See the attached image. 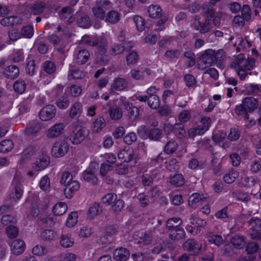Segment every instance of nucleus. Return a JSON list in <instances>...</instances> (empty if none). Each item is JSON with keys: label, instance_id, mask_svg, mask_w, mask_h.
Returning <instances> with one entry per match:
<instances>
[{"label": "nucleus", "instance_id": "nucleus-39", "mask_svg": "<svg viewBox=\"0 0 261 261\" xmlns=\"http://www.w3.org/2000/svg\"><path fill=\"white\" fill-rule=\"evenodd\" d=\"M239 175L237 171L232 170L224 175L223 180L226 183L231 184L239 177Z\"/></svg>", "mask_w": 261, "mask_h": 261}, {"label": "nucleus", "instance_id": "nucleus-9", "mask_svg": "<svg viewBox=\"0 0 261 261\" xmlns=\"http://www.w3.org/2000/svg\"><path fill=\"white\" fill-rule=\"evenodd\" d=\"M69 150V145L64 140H59L56 142L53 145L51 153L57 158L63 156L66 154Z\"/></svg>", "mask_w": 261, "mask_h": 261}, {"label": "nucleus", "instance_id": "nucleus-50", "mask_svg": "<svg viewBox=\"0 0 261 261\" xmlns=\"http://www.w3.org/2000/svg\"><path fill=\"white\" fill-rule=\"evenodd\" d=\"M110 117L114 120H118L122 116V112L120 109L118 108H114L109 110Z\"/></svg>", "mask_w": 261, "mask_h": 261}, {"label": "nucleus", "instance_id": "nucleus-14", "mask_svg": "<svg viewBox=\"0 0 261 261\" xmlns=\"http://www.w3.org/2000/svg\"><path fill=\"white\" fill-rule=\"evenodd\" d=\"M10 248L14 254L19 255L24 251L26 246L23 240L17 239L11 242Z\"/></svg>", "mask_w": 261, "mask_h": 261}, {"label": "nucleus", "instance_id": "nucleus-38", "mask_svg": "<svg viewBox=\"0 0 261 261\" xmlns=\"http://www.w3.org/2000/svg\"><path fill=\"white\" fill-rule=\"evenodd\" d=\"M89 53L87 50H80L77 55L76 62L80 64L86 63L89 59Z\"/></svg>", "mask_w": 261, "mask_h": 261}, {"label": "nucleus", "instance_id": "nucleus-1", "mask_svg": "<svg viewBox=\"0 0 261 261\" xmlns=\"http://www.w3.org/2000/svg\"><path fill=\"white\" fill-rule=\"evenodd\" d=\"M255 63L254 59H246L244 54H240L234 57L230 66L237 72L240 80H245L248 75L251 74L250 71L254 67Z\"/></svg>", "mask_w": 261, "mask_h": 261}, {"label": "nucleus", "instance_id": "nucleus-25", "mask_svg": "<svg viewBox=\"0 0 261 261\" xmlns=\"http://www.w3.org/2000/svg\"><path fill=\"white\" fill-rule=\"evenodd\" d=\"M168 233L170 238L176 240L182 238L185 234L184 230L179 227L169 229Z\"/></svg>", "mask_w": 261, "mask_h": 261}, {"label": "nucleus", "instance_id": "nucleus-51", "mask_svg": "<svg viewBox=\"0 0 261 261\" xmlns=\"http://www.w3.org/2000/svg\"><path fill=\"white\" fill-rule=\"evenodd\" d=\"M2 223L6 226H10V224H15L16 219L11 215H4L1 219Z\"/></svg>", "mask_w": 261, "mask_h": 261}, {"label": "nucleus", "instance_id": "nucleus-53", "mask_svg": "<svg viewBox=\"0 0 261 261\" xmlns=\"http://www.w3.org/2000/svg\"><path fill=\"white\" fill-rule=\"evenodd\" d=\"M8 36L9 40L7 42V44H10L12 41H16L20 38L21 35L18 31L16 30H12L9 32Z\"/></svg>", "mask_w": 261, "mask_h": 261}, {"label": "nucleus", "instance_id": "nucleus-19", "mask_svg": "<svg viewBox=\"0 0 261 261\" xmlns=\"http://www.w3.org/2000/svg\"><path fill=\"white\" fill-rule=\"evenodd\" d=\"M67 210L68 206L65 202H59L53 207L52 211L54 215L59 216L64 215Z\"/></svg>", "mask_w": 261, "mask_h": 261}, {"label": "nucleus", "instance_id": "nucleus-62", "mask_svg": "<svg viewBox=\"0 0 261 261\" xmlns=\"http://www.w3.org/2000/svg\"><path fill=\"white\" fill-rule=\"evenodd\" d=\"M61 261H75L76 255L72 253H65L60 255Z\"/></svg>", "mask_w": 261, "mask_h": 261}, {"label": "nucleus", "instance_id": "nucleus-61", "mask_svg": "<svg viewBox=\"0 0 261 261\" xmlns=\"http://www.w3.org/2000/svg\"><path fill=\"white\" fill-rule=\"evenodd\" d=\"M14 90L18 93H22L25 89V85L23 81H16L13 86Z\"/></svg>", "mask_w": 261, "mask_h": 261}, {"label": "nucleus", "instance_id": "nucleus-12", "mask_svg": "<svg viewBox=\"0 0 261 261\" xmlns=\"http://www.w3.org/2000/svg\"><path fill=\"white\" fill-rule=\"evenodd\" d=\"M249 224L252 232L250 236L252 239H258L261 237V220L257 218H252L249 221Z\"/></svg>", "mask_w": 261, "mask_h": 261}, {"label": "nucleus", "instance_id": "nucleus-54", "mask_svg": "<svg viewBox=\"0 0 261 261\" xmlns=\"http://www.w3.org/2000/svg\"><path fill=\"white\" fill-rule=\"evenodd\" d=\"M17 21L18 19L16 17L10 16L3 18L1 21V23L4 26H9L14 24Z\"/></svg>", "mask_w": 261, "mask_h": 261}, {"label": "nucleus", "instance_id": "nucleus-13", "mask_svg": "<svg viewBox=\"0 0 261 261\" xmlns=\"http://www.w3.org/2000/svg\"><path fill=\"white\" fill-rule=\"evenodd\" d=\"M138 132L140 136L144 139L148 138L152 140H157L161 136L160 130L156 128L150 130L149 133H146L145 127L141 126L138 129Z\"/></svg>", "mask_w": 261, "mask_h": 261}, {"label": "nucleus", "instance_id": "nucleus-4", "mask_svg": "<svg viewBox=\"0 0 261 261\" xmlns=\"http://www.w3.org/2000/svg\"><path fill=\"white\" fill-rule=\"evenodd\" d=\"M49 164V157L45 153L39 155L36 158L32 160L30 169L28 170L27 174L30 176L36 175L38 171H42L46 168Z\"/></svg>", "mask_w": 261, "mask_h": 261}, {"label": "nucleus", "instance_id": "nucleus-52", "mask_svg": "<svg viewBox=\"0 0 261 261\" xmlns=\"http://www.w3.org/2000/svg\"><path fill=\"white\" fill-rule=\"evenodd\" d=\"M133 20L138 31L140 32L143 31L145 28V23L143 19L139 16H135Z\"/></svg>", "mask_w": 261, "mask_h": 261}, {"label": "nucleus", "instance_id": "nucleus-29", "mask_svg": "<svg viewBox=\"0 0 261 261\" xmlns=\"http://www.w3.org/2000/svg\"><path fill=\"white\" fill-rule=\"evenodd\" d=\"M61 245L64 248H69L74 244V240L70 235L63 234L61 236Z\"/></svg>", "mask_w": 261, "mask_h": 261}, {"label": "nucleus", "instance_id": "nucleus-46", "mask_svg": "<svg viewBox=\"0 0 261 261\" xmlns=\"http://www.w3.org/2000/svg\"><path fill=\"white\" fill-rule=\"evenodd\" d=\"M77 233L80 238H88L93 233V230L90 227L83 226L80 228Z\"/></svg>", "mask_w": 261, "mask_h": 261}, {"label": "nucleus", "instance_id": "nucleus-56", "mask_svg": "<svg viewBox=\"0 0 261 261\" xmlns=\"http://www.w3.org/2000/svg\"><path fill=\"white\" fill-rule=\"evenodd\" d=\"M40 188L44 191H48L50 189V181L47 176H43L40 180Z\"/></svg>", "mask_w": 261, "mask_h": 261}, {"label": "nucleus", "instance_id": "nucleus-2", "mask_svg": "<svg viewBox=\"0 0 261 261\" xmlns=\"http://www.w3.org/2000/svg\"><path fill=\"white\" fill-rule=\"evenodd\" d=\"M259 105L257 99L252 97H246L242 100V103L237 105L234 109L236 114L247 119L248 113H251L256 110Z\"/></svg>", "mask_w": 261, "mask_h": 261}, {"label": "nucleus", "instance_id": "nucleus-55", "mask_svg": "<svg viewBox=\"0 0 261 261\" xmlns=\"http://www.w3.org/2000/svg\"><path fill=\"white\" fill-rule=\"evenodd\" d=\"M156 175V172L150 175L149 173H145L142 175V182L145 186H149L153 181V178Z\"/></svg>", "mask_w": 261, "mask_h": 261}, {"label": "nucleus", "instance_id": "nucleus-64", "mask_svg": "<svg viewBox=\"0 0 261 261\" xmlns=\"http://www.w3.org/2000/svg\"><path fill=\"white\" fill-rule=\"evenodd\" d=\"M250 169L253 172H257L261 170V159L254 160L251 165Z\"/></svg>", "mask_w": 261, "mask_h": 261}, {"label": "nucleus", "instance_id": "nucleus-24", "mask_svg": "<svg viewBox=\"0 0 261 261\" xmlns=\"http://www.w3.org/2000/svg\"><path fill=\"white\" fill-rule=\"evenodd\" d=\"M19 72L18 68L12 65L9 66L5 69L4 74L8 78L15 79L18 76Z\"/></svg>", "mask_w": 261, "mask_h": 261}, {"label": "nucleus", "instance_id": "nucleus-33", "mask_svg": "<svg viewBox=\"0 0 261 261\" xmlns=\"http://www.w3.org/2000/svg\"><path fill=\"white\" fill-rule=\"evenodd\" d=\"M41 125L38 122H33L27 127V133L30 136H34L41 129Z\"/></svg>", "mask_w": 261, "mask_h": 261}, {"label": "nucleus", "instance_id": "nucleus-42", "mask_svg": "<svg viewBox=\"0 0 261 261\" xmlns=\"http://www.w3.org/2000/svg\"><path fill=\"white\" fill-rule=\"evenodd\" d=\"M13 147L12 142L10 140H5L0 143V151L7 152L10 151Z\"/></svg>", "mask_w": 261, "mask_h": 261}, {"label": "nucleus", "instance_id": "nucleus-10", "mask_svg": "<svg viewBox=\"0 0 261 261\" xmlns=\"http://www.w3.org/2000/svg\"><path fill=\"white\" fill-rule=\"evenodd\" d=\"M56 114V109L54 106L48 105L44 106L40 111L39 118L43 121H47L53 119Z\"/></svg>", "mask_w": 261, "mask_h": 261}, {"label": "nucleus", "instance_id": "nucleus-5", "mask_svg": "<svg viewBox=\"0 0 261 261\" xmlns=\"http://www.w3.org/2000/svg\"><path fill=\"white\" fill-rule=\"evenodd\" d=\"M191 25L192 29L201 34L208 33L213 29L211 21L204 17H195Z\"/></svg>", "mask_w": 261, "mask_h": 261}, {"label": "nucleus", "instance_id": "nucleus-17", "mask_svg": "<svg viewBox=\"0 0 261 261\" xmlns=\"http://www.w3.org/2000/svg\"><path fill=\"white\" fill-rule=\"evenodd\" d=\"M95 172L96 171L91 168L86 169L83 173L84 179L91 184H96L97 181V178L96 176Z\"/></svg>", "mask_w": 261, "mask_h": 261}, {"label": "nucleus", "instance_id": "nucleus-26", "mask_svg": "<svg viewBox=\"0 0 261 261\" xmlns=\"http://www.w3.org/2000/svg\"><path fill=\"white\" fill-rule=\"evenodd\" d=\"M78 221V214L76 212L70 213L66 221V226L67 227H73L77 224Z\"/></svg>", "mask_w": 261, "mask_h": 261}, {"label": "nucleus", "instance_id": "nucleus-59", "mask_svg": "<svg viewBox=\"0 0 261 261\" xmlns=\"http://www.w3.org/2000/svg\"><path fill=\"white\" fill-rule=\"evenodd\" d=\"M47 252L46 248L41 245H36L32 249V253L37 256H42Z\"/></svg>", "mask_w": 261, "mask_h": 261}, {"label": "nucleus", "instance_id": "nucleus-49", "mask_svg": "<svg viewBox=\"0 0 261 261\" xmlns=\"http://www.w3.org/2000/svg\"><path fill=\"white\" fill-rule=\"evenodd\" d=\"M177 148V143L173 141H169L165 146V151L168 153H173L174 151H176Z\"/></svg>", "mask_w": 261, "mask_h": 261}, {"label": "nucleus", "instance_id": "nucleus-11", "mask_svg": "<svg viewBox=\"0 0 261 261\" xmlns=\"http://www.w3.org/2000/svg\"><path fill=\"white\" fill-rule=\"evenodd\" d=\"M64 128L65 125L63 123H57L47 130L46 136L49 139L56 138L62 135Z\"/></svg>", "mask_w": 261, "mask_h": 261}, {"label": "nucleus", "instance_id": "nucleus-41", "mask_svg": "<svg viewBox=\"0 0 261 261\" xmlns=\"http://www.w3.org/2000/svg\"><path fill=\"white\" fill-rule=\"evenodd\" d=\"M170 182L176 187H179L184 185V178L181 174H177L170 179Z\"/></svg>", "mask_w": 261, "mask_h": 261}, {"label": "nucleus", "instance_id": "nucleus-21", "mask_svg": "<svg viewBox=\"0 0 261 261\" xmlns=\"http://www.w3.org/2000/svg\"><path fill=\"white\" fill-rule=\"evenodd\" d=\"M124 108L130 111L129 112L128 118L129 120L133 122L135 120H136L139 115V111L138 109L136 107H132L129 103H125L124 104Z\"/></svg>", "mask_w": 261, "mask_h": 261}, {"label": "nucleus", "instance_id": "nucleus-63", "mask_svg": "<svg viewBox=\"0 0 261 261\" xmlns=\"http://www.w3.org/2000/svg\"><path fill=\"white\" fill-rule=\"evenodd\" d=\"M21 33L24 37L30 38L33 35V28L31 26H26L22 28Z\"/></svg>", "mask_w": 261, "mask_h": 261}, {"label": "nucleus", "instance_id": "nucleus-40", "mask_svg": "<svg viewBox=\"0 0 261 261\" xmlns=\"http://www.w3.org/2000/svg\"><path fill=\"white\" fill-rule=\"evenodd\" d=\"M205 60L207 63H210L211 65L215 62L214 60V50L211 49L206 50L201 56Z\"/></svg>", "mask_w": 261, "mask_h": 261}, {"label": "nucleus", "instance_id": "nucleus-47", "mask_svg": "<svg viewBox=\"0 0 261 261\" xmlns=\"http://www.w3.org/2000/svg\"><path fill=\"white\" fill-rule=\"evenodd\" d=\"M18 230L15 224H10L7 226L6 229V233L10 238H14L18 235Z\"/></svg>", "mask_w": 261, "mask_h": 261}, {"label": "nucleus", "instance_id": "nucleus-45", "mask_svg": "<svg viewBox=\"0 0 261 261\" xmlns=\"http://www.w3.org/2000/svg\"><path fill=\"white\" fill-rule=\"evenodd\" d=\"M120 14L117 11H111L109 12L106 17L107 20L110 23H115L119 21Z\"/></svg>", "mask_w": 261, "mask_h": 261}, {"label": "nucleus", "instance_id": "nucleus-36", "mask_svg": "<svg viewBox=\"0 0 261 261\" xmlns=\"http://www.w3.org/2000/svg\"><path fill=\"white\" fill-rule=\"evenodd\" d=\"M41 238L44 240H53L57 238L56 233L51 229L43 230L40 234Z\"/></svg>", "mask_w": 261, "mask_h": 261}, {"label": "nucleus", "instance_id": "nucleus-32", "mask_svg": "<svg viewBox=\"0 0 261 261\" xmlns=\"http://www.w3.org/2000/svg\"><path fill=\"white\" fill-rule=\"evenodd\" d=\"M148 12L149 17L156 18L161 15L162 10L158 5H151L148 7Z\"/></svg>", "mask_w": 261, "mask_h": 261}, {"label": "nucleus", "instance_id": "nucleus-6", "mask_svg": "<svg viewBox=\"0 0 261 261\" xmlns=\"http://www.w3.org/2000/svg\"><path fill=\"white\" fill-rule=\"evenodd\" d=\"M23 194V188L21 180L18 177H15L11 185L10 197L14 201L19 200Z\"/></svg>", "mask_w": 261, "mask_h": 261}, {"label": "nucleus", "instance_id": "nucleus-31", "mask_svg": "<svg viewBox=\"0 0 261 261\" xmlns=\"http://www.w3.org/2000/svg\"><path fill=\"white\" fill-rule=\"evenodd\" d=\"M211 120L209 117H203L201 118V123L202 126L198 127V134L199 135H202L205 131L208 129L210 125L211 124Z\"/></svg>", "mask_w": 261, "mask_h": 261}, {"label": "nucleus", "instance_id": "nucleus-58", "mask_svg": "<svg viewBox=\"0 0 261 261\" xmlns=\"http://www.w3.org/2000/svg\"><path fill=\"white\" fill-rule=\"evenodd\" d=\"M149 106L152 109H156L159 106V100L156 95H151L148 98Z\"/></svg>", "mask_w": 261, "mask_h": 261}, {"label": "nucleus", "instance_id": "nucleus-8", "mask_svg": "<svg viewBox=\"0 0 261 261\" xmlns=\"http://www.w3.org/2000/svg\"><path fill=\"white\" fill-rule=\"evenodd\" d=\"M111 7V4L110 2L101 1L92 8L93 14L96 18L103 19L105 16V10L109 9Z\"/></svg>", "mask_w": 261, "mask_h": 261}, {"label": "nucleus", "instance_id": "nucleus-27", "mask_svg": "<svg viewBox=\"0 0 261 261\" xmlns=\"http://www.w3.org/2000/svg\"><path fill=\"white\" fill-rule=\"evenodd\" d=\"M133 156V150L129 149L121 151L118 154V158L124 162H130L132 160Z\"/></svg>", "mask_w": 261, "mask_h": 261}, {"label": "nucleus", "instance_id": "nucleus-43", "mask_svg": "<svg viewBox=\"0 0 261 261\" xmlns=\"http://www.w3.org/2000/svg\"><path fill=\"white\" fill-rule=\"evenodd\" d=\"M116 200L117 195L112 193L107 194L102 198V202L107 205L112 204Z\"/></svg>", "mask_w": 261, "mask_h": 261}, {"label": "nucleus", "instance_id": "nucleus-35", "mask_svg": "<svg viewBox=\"0 0 261 261\" xmlns=\"http://www.w3.org/2000/svg\"><path fill=\"white\" fill-rule=\"evenodd\" d=\"M231 243L236 248L240 249L245 244V239L242 236H235L231 239Z\"/></svg>", "mask_w": 261, "mask_h": 261}, {"label": "nucleus", "instance_id": "nucleus-37", "mask_svg": "<svg viewBox=\"0 0 261 261\" xmlns=\"http://www.w3.org/2000/svg\"><path fill=\"white\" fill-rule=\"evenodd\" d=\"M189 220L190 223L199 228L204 227L206 224V222L204 220L193 216H191L189 218Z\"/></svg>", "mask_w": 261, "mask_h": 261}, {"label": "nucleus", "instance_id": "nucleus-18", "mask_svg": "<svg viewBox=\"0 0 261 261\" xmlns=\"http://www.w3.org/2000/svg\"><path fill=\"white\" fill-rule=\"evenodd\" d=\"M206 199L203 195L199 193H193L189 198L188 204L192 208L196 207L199 203Z\"/></svg>", "mask_w": 261, "mask_h": 261}, {"label": "nucleus", "instance_id": "nucleus-22", "mask_svg": "<svg viewBox=\"0 0 261 261\" xmlns=\"http://www.w3.org/2000/svg\"><path fill=\"white\" fill-rule=\"evenodd\" d=\"M125 81L123 79H116L112 83L110 90L112 92L123 90L125 88Z\"/></svg>", "mask_w": 261, "mask_h": 261}, {"label": "nucleus", "instance_id": "nucleus-7", "mask_svg": "<svg viewBox=\"0 0 261 261\" xmlns=\"http://www.w3.org/2000/svg\"><path fill=\"white\" fill-rule=\"evenodd\" d=\"M88 135V130L81 126H76L69 136V139L73 144H80Z\"/></svg>", "mask_w": 261, "mask_h": 261}, {"label": "nucleus", "instance_id": "nucleus-16", "mask_svg": "<svg viewBox=\"0 0 261 261\" xmlns=\"http://www.w3.org/2000/svg\"><path fill=\"white\" fill-rule=\"evenodd\" d=\"M129 251L125 248H116L113 252V258L116 261H126L129 257Z\"/></svg>", "mask_w": 261, "mask_h": 261}, {"label": "nucleus", "instance_id": "nucleus-60", "mask_svg": "<svg viewBox=\"0 0 261 261\" xmlns=\"http://www.w3.org/2000/svg\"><path fill=\"white\" fill-rule=\"evenodd\" d=\"M43 68L44 71L48 74L53 73L56 69L55 64L50 61L45 62L44 63Z\"/></svg>", "mask_w": 261, "mask_h": 261}, {"label": "nucleus", "instance_id": "nucleus-48", "mask_svg": "<svg viewBox=\"0 0 261 261\" xmlns=\"http://www.w3.org/2000/svg\"><path fill=\"white\" fill-rule=\"evenodd\" d=\"M182 221L179 218H173L169 219L167 222V227L169 229L174 228H178V226L180 225Z\"/></svg>", "mask_w": 261, "mask_h": 261}, {"label": "nucleus", "instance_id": "nucleus-57", "mask_svg": "<svg viewBox=\"0 0 261 261\" xmlns=\"http://www.w3.org/2000/svg\"><path fill=\"white\" fill-rule=\"evenodd\" d=\"M57 107L61 109H65L69 106V101L67 97H61L56 101Z\"/></svg>", "mask_w": 261, "mask_h": 261}, {"label": "nucleus", "instance_id": "nucleus-34", "mask_svg": "<svg viewBox=\"0 0 261 261\" xmlns=\"http://www.w3.org/2000/svg\"><path fill=\"white\" fill-rule=\"evenodd\" d=\"M105 125V120L102 117L96 119L93 122L92 130L97 133L100 131Z\"/></svg>", "mask_w": 261, "mask_h": 261}, {"label": "nucleus", "instance_id": "nucleus-15", "mask_svg": "<svg viewBox=\"0 0 261 261\" xmlns=\"http://www.w3.org/2000/svg\"><path fill=\"white\" fill-rule=\"evenodd\" d=\"M183 248L185 250L191 251L194 255L199 253L201 249V245L193 240H187L183 244Z\"/></svg>", "mask_w": 261, "mask_h": 261}, {"label": "nucleus", "instance_id": "nucleus-30", "mask_svg": "<svg viewBox=\"0 0 261 261\" xmlns=\"http://www.w3.org/2000/svg\"><path fill=\"white\" fill-rule=\"evenodd\" d=\"M91 45L97 46L101 52H104L108 45L107 38L105 36H101L97 41L93 42Z\"/></svg>", "mask_w": 261, "mask_h": 261}, {"label": "nucleus", "instance_id": "nucleus-28", "mask_svg": "<svg viewBox=\"0 0 261 261\" xmlns=\"http://www.w3.org/2000/svg\"><path fill=\"white\" fill-rule=\"evenodd\" d=\"M83 106L80 102H75L70 109L69 114L71 117H79L82 112Z\"/></svg>", "mask_w": 261, "mask_h": 261}, {"label": "nucleus", "instance_id": "nucleus-23", "mask_svg": "<svg viewBox=\"0 0 261 261\" xmlns=\"http://www.w3.org/2000/svg\"><path fill=\"white\" fill-rule=\"evenodd\" d=\"M134 238L135 243L136 244H148L151 240V237L149 234H143L142 232H138L137 234H135Z\"/></svg>", "mask_w": 261, "mask_h": 261}, {"label": "nucleus", "instance_id": "nucleus-44", "mask_svg": "<svg viewBox=\"0 0 261 261\" xmlns=\"http://www.w3.org/2000/svg\"><path fill=\"white\" fill-rule=\"evenodd\" d=\"M236 44L238 45V50L246 49L250 47L251 45V43L246 39L238 38L236 42Z\"/></svg>", "mask_w": 261, "mask_h": 261}, {"label": "nucleus", "instance_id": "nucleus-3", "mask_svg": "<svg viewBox=\"0 0 261 261\" xmlns=\"http://www.w3.org/2000/svg\"><path fill=\"white\" fill-rule=\"evenodd\" d=\"M60 183L65 187L64 193L65 197L68 199L71 198L80 187L79 182L74 180L72 175L67 171L62 173Z\"/></svg>", "mask_w": 261, "mask_h": 261}, {"label": "nucleus", "instance_id": "nucleus-20", "mask_svg": "<svg viewBox=\"0 0 261 261\" xmlns=\"http://www.w3.org/2000/svg\"><path fill=\"white\" fill-rule=\"evenodd\" d=\"M102 212V209L98 203H92L89 208L88 211V217L90 219H93L99 215Z\"/></svg>", "mask_w": 261, "mask_h": 261}]
</instances>
